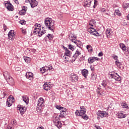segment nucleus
Here are the masks:
<instances>
[{"label":"nucleus","mask_w":129,"mask_h":129,"mask_svg":"<svg viewBox=\"0 0 129 129\" xmlns=\"http://www.w3.org/2000/svg\"><path fill=\"white\" fill-rule=\"evenodd\" d=\"M101 88H97V93L98 94V95H101Z\"/></svg>","instance_id":"39"},{"label":"nucleus","mask_w":129,"mask_h":129,"mask_svg":"<svg viewBox=\"0 0 129 129\" xmlns=\"http://www.w3.org/2000/svg\"><path fill=\"white\" fill-rule=\"evenodd\" d=\"M109 78L110 79H114L116 81H120L121 80V78L116 73L109 75Z\"/></svg>","instance_id":"3"},{"label":"nucleus","mask_w":129,"mask_h":129,"mask_svg":"<svg viewBox=\"0 0 129 129\" xmlns=\"http://www.w3.org/2000/svg\"><path fill=\"white\" fill-rule=\"evenodd\" d=\"M101 85L103 86V87H105L106 86V83L105 82V81H103Z\"/></svg>","instance_id":"49"},{"label":"nucleus","mask_w":129,"mask_h":129,"mask_svg":"<svg viewBox=\"0 0 129 129\" xmlns=\"http://www.w3.org/2000/svg\"><path fill=\"white\" fill-rule=\"evenodd\" d=\"M121 105L123 108H126V109H129V107L127 106V103H126L125 102L121 103Z\"/></svg>","instance_id":"25"},{"label":"nucleus","mask_w":129,"mask_h":129,"mask_svg":"<svg viewBox=\"0 0 129 129\" xmlns=\"http://www.w3.org/2000/svg\"><path fill=\"white\" fill-rule=\"evenodd\" d=\"M69 46V49H70V50H71L72 51H74V46L71 44H69L68 45Z\"/></svg>","instance_id":"42"},{"label":"nucleus","mask_w":129,"mask_h":129,"mask_svg":"<svg viewBox=\"0 0 129 129\" xmlns=\"http://www.w3.org/2000/svg\"><path fill=\"white\" fill-rule=\"evenodd\" d=\"M20 23L21 25H25L26 24V21H25L21 20L20 21Z\"/></svg>","instance_id":"50"},{"label":"nucleus","mask_w":129,"mask_h":129,"mask_svg":"<svg viewBox=\"0 0 129 129\" xmlns=\"http://www.w3.org/2000/svg\"><path fill=\"white\" fill-rule=\"evenodd\" d=\"M76 59H77V57L74 56V55H73L72 58V62H75V60H76Z\"/></svg>","instance_id":"47"},{"label":"nucleus","mask_w":129,"mask_h":129,"mask_svg":"<svg viewBox=\"0 0 129 129\" xmlns=\"http://www.w3.org/2000/svg\"><path fill=\"white\" fill-rule=\"evenodd\" d=\"M90 68H91V71H92V72H94V70H95V69L94 68V67H91Z\"/></svg>","instance_id":"57"},{"label":"nucleus","mask_w":129,"mask_h":129,"mask_svg":"<svg viewBox=\"0 0 129 129\" xmlns=\"http://www.w3.org/2000/svg\"><path fill=\"white\" fill-rule=\"evenodd\" d=\"M111 34H112V31H111V30H110V29H107V30H106V35L107 38H109Z\"/></svg>","instance_id":"19"},{"label":"nucleus","mask_w":129,"mask_h":129,"mask_svg":"<svg viewBox=\"0 0 129 129\" xmlns=\"http://www.w3.org/2000/svg\"><path fill=\"white\" fill-rule=\"evenodd\" d=\"M122 8L125 10H126L127 8H129V3H123L122 4Z\"/></svg>","instance_id":"30"},{"label":"nucleus","mask_w":129,"mask_h":129,"mask_svg":"<svg viewBox=\"0 0 129 129\" xmlns=\"http://www.w3.org/2000/svg\"><path fill=\"white\" fill-rule=\"evenodd\" d=\"M26 13H27V7H23L22 10L19 12L21 16H24V15H26Z\"/></svg>","instance_id":"17"},{"label":"nucleus","mask_w":129,"mask_h":129,"mask_svg":"<svg viewBox=\"0 0 129 129\" xmlns=\"http://www.w3.org/2000/svg\"><path fill=\"white\" fill-rule=\"evenodd\" d=\"M82 117L86 120H87V119H88V116H87V115H82Z\"/></svg>","instance_id":"45"},{"label":"nucleus","mask_w":129,"mask_h":129,"mask_svg":"<svg viewBox=\"0 0 129 129\" xmlns=\"http://www.w3.org/2000/svg\"><path fill=\"white\" fill-rule=\"evenodd\" d=\"M87 49L88 52H90V53H91V52H92V46H91V45H90L89 44L87 45Z\"/></svg>","instance_id":"36"},{"label":"nucleus","mask_w":129,"mask_h":129,"mask_svg":"<svg viewBox=\"0 0 129 129\" xmlns=\"http://www.w3.org/2000/svg\"><path fill=\"white\" fill-rule=\"evenodd\" d=\"M98 56L99 57H101L103 56V53H102V52H99L98 54Z\"/></svg>","instance_id":"54"},{"label":"nucleus","mask_w":129,"mask_h":129,"mask_svg":"<svg viewBox=\"0 0 129 129\" xmlns=\"http://www.w3.org/2000/svg\"><path fill=\"white\" fill-rule=\"evenodd\" d=\"M63 48L66 51L69 50L68 48H67V47H65V46H63Z\"/></svg>","instance_id":"61"},{"label":"nucleus","mask_w":129,"mask_h":129,"mask_svg":"<svg viewBox=\"0 0 129 129\" xmlns=\"http://www.w3.org/2000/svg\"><path fill=\"white\" fill-rule=\"evenodd\" d=\"M65 56H67V57H71L72 56V52L70 51L69 49L67 50L64 53Z\"/></svg>","instance_id":"22"},{"label":"nucleus","mask_w":129,"mask_h":129,"mask_svg":"<svg viewBox=\"0 0 129 129\" xmlns=\"http://www.w3.org/2000/svg\"><path fill=\"white\" fill-rule=\"evenodd\" d=\"M6 103H7L8 106H9V107H10V106H12V104L11 103H10V102H9V101H7Z\"/></svg>","instance_id":"53"},{"label":"nucleus","mask_w":129,"mask_h":129,"mask_svg":"<svg viewBox=\"0 0 129 129\" xmlns=\"http://www.w3.org/2000/svg\"><path fill=\"white\" fill-rule=\"evenodd\" d=\"M94 31H95V29L92 28V27H90L88 29V32H89V33H90V34H93V32H94Z\"/></svg>","instance_id":"32"},{"label":"nucleus","mask_w":129,"mask_h":129,"mask_svg":"<svg viewBox=\"0 0 129 129\" xmlns=\"http://www.w3.org/2000/svg\"><path fill=\"white\" fill-rule=\"evenodd\" d=\"M97 115L100 116L101 118H103V117H106L108 115V113L103 111H98L97 112Z\"/></svg>","instance_id":"6"},{"label":"nucleus","mask_w":129,"mask_h":129,"mask_svg":"<svg viewBox=\"0 0 129 129\" xmlns=\"http://www.w3.org/2000/svg\"><path fill=\"white\" fill-rule=\"evenodd\" d=\"M3 75L8 82H10L12 83H14V79H13L12 77L10 76V73L9 72H4Z\"/></svg>","instance_id":"4"},{"label":"nucleus","mask_w":129,"mask_h":129,"mask_svg":"<svg viewBox=\"0 0 129 129\" xmlns=\"http://www.w3.org/2000/svg\"><path fill=\"white\" fill-rule=\"evenodd\" d=\"M86 112V110H80V111H78V110H77L76 112V114L77 115H79V116H82L83 114H85V113Z\"/></svg>","instance_id":"15"},{"label":"nucleus","mask_w":129,"mask_h":129,"mask_svg":"<svg viewBox=\"0 0 129 129\" xmlns=\"http://www.w3.org/2000/svg\"><path fill=\"white\" fill-rule=\"evenodd\" d=\"M92 35H94V36H96V37H99V33H98V32L96 31V30L95 29L94 32H93Z\"/></svg>","instance_id":"41"},{"label":"nucleus","mask_w":129,"mask_h":129,"mask_svg":"<svg viewBox=\"0 0 129 129\" xmlns=\"http://www.w3.org/2000/svg\"><path fill=\"white\" fill-rule=\"evenodd\" d=\"M15 37L14 30H11L8 33V38L9 40H13Z\"/></svg>","instance_id":"12"},{"label":"nucleus","mask_w":129,"mask_h":129,"mask_svg":"<svg viewBox=\"0 0 129 129\" xmlns=\"http://www.w3.org/2000/svg\"><path fill=\"white\" fill-rule=\"evenodd\" d=\"M53 69V67L52 66L47 67L46 71L47 72L50 71Z\"/></svg>","instance_id":"46"},{"label":"nucleus","mask_w":129,"mask_h":129,"mask_svg":"<svg viewBox=\"0 0 129 129\" xmlns=\"http://www.w3.org/2000/svg\"><path fill=\"white\" fill-rule=\"evenodd\" d=\"M26 77L29 80H33V79H34V75L32 72H27L26 74Z\"/></svg>","instance_id":"10"},{"label":"nucleus","mask_w":129,"mask_h":129,"mask_svg":"<svg viewBox=\"0 0 129 129\" xmlns=\"http://www.w3.org/2000/svg\"><path fill=\"white\" fill-rule=\"evenodd\" d=\"M4 30L5 31H7V26L6 25H4Z\"/></svg>","instance_id":"58"},{"label":"nucleus","mask_w":129,"mask_h":129,"mask_svg":"<svg viewBox=\"0 0 129 129\" xmlns=\"http://www.w3.org/2000/svg\"><path fill=\"white\" fill-rule=\"evenodd\" d=\"M75 44H76V45L79 47V48H81V45H82V43H81V41L79 40H76V41H73Z\"/></svg>","instance_id":"26"},{"label":"nucleus","mask_w":129,"mask_h":129,"mask_svg":"<svg viewBox=\"0 0 129 129\" xmlns=\"http://www.w3.org/2000/svg\"><path fill=\"white\" fill-rule=\"evenodd\" d=\"M106 11V10H105V9H104V8L101 9V13H105Z\"/></svg>","instance_id":"51"},{"label":"nucleus","mask_w":129,"mask_h":129,"mask_svg":"<svg viewBox=\"0 0 129 129\" xmlns=\"http://www.w3.org/2000/svg\"><path fill=\"white\" fill-rule=\"evenodd\" d=\"M37 33H38V29L35 28L33 32V33L31 34V36H32V35H37Z\"/></svg>","instance_id":"44"},{"label":"nucleus","mask_w":129,"mask_h":129,"mask_svg":"<svg viewBox=\"0 0 129 129\" xmlns=\"http://www.w3.org/2000/svg\"><path fill=\"white\" fill-rule=\"evenodd\" d=\"M97 78V75L95 73H92L91 74V80H95Z\"/></svg>","instance_id":"29"},{"label":"nucleus","mask_w":129,"mask_h":129,"mask_svg":"<svg viewBox=\"0 0 129 129\" xmlns=\"http://www.w3.org/2000/svg\"><path fill=\"white\" fill-rule=\"evenodd\" d=\"M37 129H44L43 127H39Z\"/></svg>","instance_id":"64"},{"label":"nucleus","mask_w":129,"mask_h":129,"mask_svg":"<svg viewBox=\"0 0 129 129\" xmlns=\"http://www.w3.org/2000/svg\"><path fill=\"white\" fill-rule=\"evenodd\" d=\"M90 5H91V0H87L84 3L85 7H90Z\"/></svg>","instance_id":"24"},{"label":"nucleus","mask_w":129,"mask_h":129,"mask_svg":"<svg viewBox=\"0 0 129 129\" xmlns=\"http://www.w3.org/2000/svg\"><path fill=\"white\" fill-rule=\"evenodd\" d=\"M96 128L97 129H101V128L100 127V126H96Z\"/></svg>","instance_id":"63"},{"label":"nucleus","mask_w":129,"mask_h":129,"mask_svg":"<svg viewBox=\"0 0 129 129\" xmlns=\"http://www.w3.org/2000/svg\"><path fill=\"white\" fill-rule=\"evenodd\" d=\"M58 118H59V117H57V115H55L54 116H53V118H52V120H53V123H55L56 122L59 121V120H58Z\"/></svg>","instance_id":"28"},{"label":"nucleus","mask_w":129,"mask_h":129,"mask_svg":"<svg viewBox=\"0 0 129 129\" xmlns=\"http://www.w3.org/2000/svg\"><path fill=\"white\" fill-rule=\"evenodd\" d=\"M28 1L29 2V4H30L31 7L32 8V9H34V8L38 6V3L36 0H28Z\"/></svg>","instance_id":"8"},{"label":"nucleus","mask_w":129,"mask_h":129,"mask_svg":"<svg viewBox=\"0 0 129 129\" xmlns=\"http://www.w3.org/2000/svg\"><path fill=\"white\" fill-rule=\"evenodd\" d=\"M35 29H36L38 31V36L39 37H42L44 34H46V30L42 27V29H41V25L38 24H35L34 25Z\"/></svg>","instance_id":"2"},{"label":"nucleus","mask_w":129,"mask_h":129,"mask_svg":"<svg viewBox=\"0 0 129 129\" xmlns=\"http://www.w3.org/2000/svg\"><path fill=\"white\" fill-rule=\"evenodd\" d=\"M40 70L41 73H45L47 71V66L40 68Z\"/></svg>","instance_id":"33"},{"label":"nucleus","mask_w":129,"mask_h":129,"mask_svg":"<svg viewBox=\"0 0 129 129\" xmlns=\"http://www.w3.org/2000/svg\"><path fill=\"white\" fill-rule=\"evenodd\" d=\"M24 60L26 63H27V64H29V63H30V57H26L25 58H24Z\"/></svg>","instance_id":"43"},{"label":"nucleus","mask_w":129,"mask_h":129,"mask_svg":"<svg viewBox=\"0 0 129 129\" xmlns=\"http://www.w3.org/2000/svg\"><path fill=\"white\" fill-rule=\"evenodd\" d=\"M54 125H55L57 128H61L62 127V123L60 121H58L54 123H53Z\"/></svg>","instance_id":"20"},{"label":"nucleus","mask_w":129,"mask_h":129,"mask_svg":"<svg viewBox=\"0 0 129 129\" xmlns=\"http://www.w3.org/2000/svg\"><path fill=\"white\" fill-rule=\"evenodd\" d=\"M67 55H65V54L63 56V58H64V59H66V60H68L69 59L68 56H66Z\"/></svg>","instance_id":"59"},{"label":"nucleus","mask_w":129,"mask_h":129,"mask_svg":"<svg viewBox=\"0 0 129 129\" xmlns=\"http://www.w3.org/2000/svg\"><path fill=\"white\" fill-rule=\"evenodd\" d=\"M70 80L72 81V82H77L78 81V76L75 74H74L71 76Z\"/></svg>","instance_id":"7"},{"label":"nucleus","mask_w":129,"mask_h":129,"mask_svg":"<svg viewBox=\"0 0 129 129\" xmlns=\"http://www.w3.org/2000/svg\"><path fill=\"white\" fill-rule=\"evenodd\" d=\"M68 113H69L68 111L66 110L65 111L60 113L59 117H61V118H63V117H66V116L67 115V114H68Z\"/></svg>","instance_id":"16"},{"label":"nucleus","mask_w":129,"mask_h":129,"mask_svg":"<svg viewBox=\"0 0 129 129\" xmlns=\"http://www.w3.org/2000/svg\"><path fill=\"white\" fill-rule=\"evenodd\" d=\"M47 39H48V36L47 35L46 37H44V40H45V41H47Z\"/></svg>","instance_id":"62"},{"label":"nucleus","mask_w":129,"mask_h":129,"mask_svg":"<svg viewBox=\"0 0 129 129\" xmlns=\"http://www.w3.org/2000/svg\"><path fill=\"white\" fill-rule=\"evenodd\" d=\"M19 110L21 113V114H24L25 113V109L23 108L22 107H18Z\"/></svg>","instance_id":"31"},{"label":"nucleus","mask_w":129,"mask_h":129,"mask_svg":"<svg viewBox=\"0 0 129 129\" xmlns=\"http://www.w3.org/2000/svg\"><path fill=\"white\" fill-rule=\"evenodd\" d=\"M14 2L16 3L17 5H19V1L18 0H14Z\"/></svg>","instance_id":"60"},{"label":"nucleus","mask_w":129,"mask_h":129,"mask_svg":"<svg viewBox=\"0 0 129 129\" xmlns=\"http://www.w3.org/2000/svg\"><path fill=\"white\" fill-rule=\"evenodd\" d=\"M117 58H118V57L116 55H115L114 56H113V59L114 60H115L116 61L118 60V59Z\"/></svg>","instance_id":"55"},{"label":"nucleus","mask_w":129,"mask_h":129,"mask_svg":"<svg viewBox=\"0 0 129 129\" xmlns=\"http://www.w3.org/2000/svg\"><path fill=\"white\" fill-rule=\"evenodd\" d=\"M94 24H95V21L94 20H91L90 21V23H89L90 26H92V27H93V26H94Z\"/></svg>","instance_id":"40"},{"label":"nucleus","mask_w":129,"mask_h":129,"mask_svg":"<svg viewBox=\"0 0 129 129\" xmlns=\"http://www.w3.org/2000/svg\"><path fill=\"white\" fill-rule=\"evenodd\" d=\"M44 25L48 30L54 32L53 30L55 29V21L54 20L51 18H47L44 20Z\"/></svg>","instance_id":"1"},{"label":"nucleus","mask_w":129,"mask_h":129,"mask_svg":"<svg viewBox=\"0 0 129 129\" xmlns=\"http://www.w3.org/2000/svg\"><path fill=\"white\" fill-rule=\"evenodd\" d=\"M5 8H7V10L9 11H14V8H13V5L10 3H7L5 4Z\"/></svg>","instance_id":"11"},{"label":"nucleus","mask_w":129,"mask_h":129,"mask_svg":"<svg viewBox=\"0 0 129 129\" xmlns=\"http://www.w3.org/2000/svg\"><path fill=\"white\" fill-rule=\"evenodd\" d=\"M12 123H13V124H16V123H17V121L15 119H13L12 120Z\"/></svg>","instance_id":"56"},{"label":"nucleus","mask_w":129,"mask_h":129,"mask_svg":"<svg viewBox=\"0 0 129 129\" xmlns=\"http://www.w3.org/2000/svg\"><path fill=\"white\" fill-rule=\"evenodd\" d=\"M115 13L119 17H120V16H121V13H120V11H119V9H118L115 10Z\"/></svg>","instance_id":"37"},{"label":"nucleus","mask_w":129,"mask_h":129,"mask_svg":"<svg viewBox=\"0 0 129 129\" xmlns=\"http://www.w3.org/2000/svg\"><path fill=\"white\" fill-rule=\"evenodd\" d=\"M117 116L118 118H124L125 117V115L123 114V113H119L118 114Z\"/></svg>","instance_id":"34"},{"label":"nucleus","mask_w":129,"mask_h":129,"mask_svg":"<svg viewBox=\"0 0 129 129\" xmlns=\"http://www.w3.org/2000/svg\"><path fill=\"white\" fill-rule=\"evenodd\" d=\"M99 58L96 57H90L88 59V62L89 64H92L93 62H95V61H98Z\"/></svg>","instance_id":"9"},{"label":"nucleus","mask_w":129,"mask_h":129,"mask_svg":"<svg viewBox=\"0 0 129 129\" xmlns=\"http://www.w3.org/2000/svg\"><path fill=\"white\" fill-rule=\"evenodd\" d=\"M115 64L119 68V69H121V67L122 66V63L119 61V60H116L115 61Z\"/></svg>","instance_id":"23"},{"label":"nucleus","mask_w":129,"mask_h":129,"mask_svg":"<svg viewBox=\"0 0 129 129\" xmlns=\"http://www.w3.org/2000/svg\"><path fill=\"white\" fill-rule=\"evenodd\" d=\"M23 100L26 104H29V97L27 96H22Z\"/></svg>","instance_id":"21"},{"label":"nucleus","mask_w":129,"mask_h":129,"mask_svg":"<svg viewBox=\"0 0 129 129\" xmlns=\"http://www.w3.org/2000/svg\"><path fill=\"white\" fill-rule=\"evenodd\" d=\"M81 110H86V108L84 106H81L80 107Z\"/></svg>","instance_id":"52"},{"label":"nucleus","mask_w":129,"mask_h":129,"mask_svg":"<svg viewBox=\"0 0 129 129\" xmlns=\"http://www.w3.org/2000/svg\"><path fill=\"white\" fill-rule=\"evenodd\" d=\"M43 87L44 90L48 91V90H50V88H51V85L48 83H46L43 85Z\"/></svg>","instance_id":"14"},{"label":"nucleus","mask_w":129,"mask_h":129,"mask_svg":"<svg viewBox=\"0 0 129 129\" xmlns=\"http://www.w3.org/2000/svg\"><path fill=\"white\" fill-rule=\"evenodd\" d=\"M55 108L57 109H58L60 112H63L64 111H66V110H67L66 108L61 107V105H55Z\"/></svg>","instance_id":"13"},{"label":"nucleus","mask_w":129,"mask_h":129,"mask_svg":"<svg viewBox=\"0 0 129 129\" xmlns=\"http://www.w3.org/2000/svg\"><path fill=\"white\" fill-rule=\"evenodd\" d=\"M53 34H48L47 35V38L49 39L50 41H52V40H53Z\"/></svg>","instance_id":"38"},{"label":"nucleus","mask_w":129,"mask_h":129,"mask_svg":"<svg viewBox=\"0 0 129 129\" xmlns=\"http://www.w3.org/2000/svg\"><path fill=\"white\" fill-rule=\"evenodd\" d=\"M82 74L84 77L86 78L87 77V75H88V70L86 69H84L82 70Z\"/></svg>","instance_id":"18"},{"label":"nucleus","mask_w":129,"mask_h":129,"mask_svg":"<svg viewBox=\"0 0 129 129\" xmlns=\"http://www.w3.org/2000/svg\"><path fill=\"white\" fill-rule=\"evenodd\" d=\"M119 46L120 48H121L123 51H126V46H125L124 44L121 43H120Z\"/></svg>","instance_id":"27"},{"label":"nucleus","mask_w":129,"mask_h":129,"mask_svg":"<svg viewBox=\"0 0 129 129\" xmlns=\"http://www.w3.org/2000/svg\"><path fill=\"white\" fill-rule=\"evenodd\" d=\"M80 55H81V53H80V51H79V50H78V49L76 51L75 53L74 54V57H76L77 58Z\"/></svg>","instance_id":"35"},{"label":"nucleus","mask_w":129,"mask_h":129,"mask_svg":"<svg viewBox=\"0 0 129 129\" xmlns=\"http://www.w3.org/2000/svg\"><path fill=\"white\" fill-rule=\"evenodd\" d=\"M44 99L43 98H39L37 102V108H39V109L41 110V108H42V107H44Z\"/></svg>","instance_id":"5"},{"label":"nucleus","mask_w":129,"mask_h":129,"mask_svg":"<svg viewBox=\"0 0 129 129\" xmlns=\"http://www.w3.org/2000/svg\"><path fill=\"white\" fill-rule=\"evenodd\" d=\"M21 31L22 32V34H24V35H26L27 34V31H26V29L21 28Z\"/></svg>","instance_id":"48"}]
</instances>
